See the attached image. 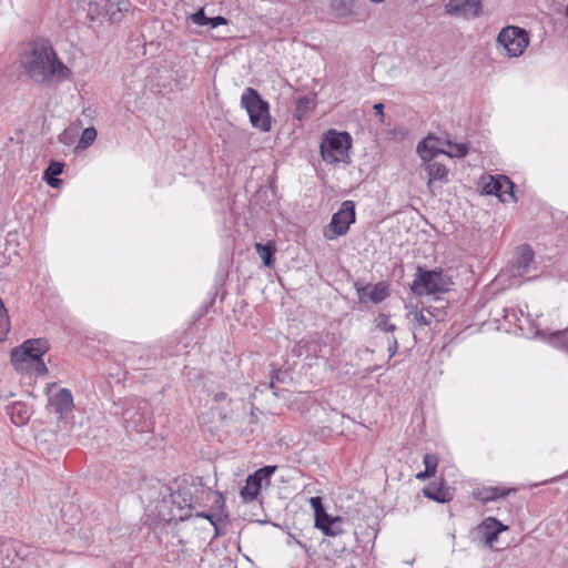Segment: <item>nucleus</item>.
Masks as SVG:
<instances>
[{
  "label": "nucleus",
  "instance_id": "9d476101",
  "mask_svg": "<svg viewBox=\"0 0 568 568\" xmlns=\"http://www.w3.org/2000/svg\"><path fill=\"white\" fill-rule=\"evenodd\" d=\"M130 8V0H100L99 2H90L89 13L104 17L111 23H120Z\"/></svg>",
  "mask_w": 568,
  "mask_h": 568
},
{
  "label": "nucleus",
  "instance_id": "7ed1b4c3",
  "mask_svg": "<svg viewBox=\"0 0 568 568\" xmlns=\"http://www.w3.org/2000/svg\"><path fill=\"white\" fill-rule=\"evenodd\" d=\"M352 145L353 140L348 132H338L334 129H331L323 134V139L320 145V153L323 161L327 164H348L351 162L349 149Z\"/></svg>",
  "mask_w": 568,
  "mask_h": 568
},
{
  "label": "nucleus",
  "instance_id": "b1692460",
  "mask_svg": "<svg viewBox=\"0 0 568 568\" xmlns=\"http://www.w3.org/2000/svg\"><path fill=\"white\" fill-rule=\"evenodd\" d=\"M343 524L344 519L342 517H332L328 515L326 519H323L322 524H318L315 527L321 529L326 536H338L344 532Z\"/></svg>",
  "mask_w": 568,
  "mask_h": 568
},
{
  "label": "nucleus",
  "instance_id": "58836bf2",
  "mask_svg": "<svg viewBox=\"0 0 568 568\" xmlns=\"http://www.w3.org/2000/svg\"><path fill=\"white\" fill-rule=\"evenodd\" d=\"M387 342H388L387 351L389 353V359H390L398 352L399 344H398V341H397V338L395 336L388 337Z\"/></svg>",
  "mask_w": 568,
  "mask_h": 568
},
{
  "label": "nucleus",
  "instance_id": "423d86ee",
  "mask_svg": "<svg viewBox=\"0 0 568 568\" xmlns=\"http://www.w3.org/2000/svg\"><path fill=\"white\" fill-rule=\"evenodd\" d=\"M123 426L130 436L150 433L153 429L152 408L148 400L140 399L125 408Z\"/></svg>",
  "mask_w": 568,
  "mask_h": 568
},
{
  "label": "nucleus",
  "instance_id": "7c9ffc66",
  "mask_svg": "<svg viewBox=\"0 0 568 568\" xmlns=\"http://www.w3.org/2000/svg\"><path fill=\"white\" fill-rule=\"evenodd\" d=\"M97 139V130L93 126L83 130L77 149H88Z\"/></svg>",
  "mask_w": 568,
  "mask_h": 568
},
{
  "label": "nucleus",
  "instance_id": "393cba45",
  "mask_svg": "<svg viewBox=\"0 0 568 568\" xmlns=\"http://www.w3.org/2000/svg\"><path fill=\"white\" fill-rule=\"evenodd\" d=\"M256 253L260 255L263 264L266 267H273L275 263L274 254L276 252L275 243L268 241L267 243H256L254 245Z\"/></svg>",
  "mask_w": 568,
  "mask_h": 568
},
{
  "label": "nucleus",
  "instance_id": "a878e982",
  "mask_svg": "<svg viewBox=\"0 0 568 568\" xmlns=\"http://www.w3.org/2000/svg\"><path fill=\"white\" fill-rule=\"evenodd\" d=\"M426 170H427V173L429 176V180H428L429 187H430L433 181H440V182L447 181L448 170L444 164L438 163V162H429Z\"/></svg>",
  "mask_w": 568,
  "mask_h": 568
},
{
  "label": "nucleus",
  "instance_id": "ea45409f",
  "mask_svg": "<svg viewBox=\"0 0 568 568\" xmlns=\"http://www.w3.org/2000/svg\"><path fill=\"white\" fill-rule=\"evenodd\" d=\"M229 23V20L223 17V16H216V17H212V18H209V24L212 29L214 28H217L220 26H224V24H227Z\"/></svg>",
  "mask_w": 568,
  "mask_h": 568
},
{
  "label": "nucleus",
  "instance_id": "4468645a",
  "mask_svg": "<svg viewBox=\"0 0 568 568\" xmlns=\"http://www.w3.org/2000/svg\"><path fill=\"white\" fill-rule=\"evenodd\" d=\"M48 409L57 416L58 420L67 417L72 412L73 396L68 388H59L49 393Z\"/></svg>",
  "mask_w": 568,
  "mask_h": 568
},
{
  "label": "nucleus",
  "instance_id": "c85d7f7f",
  "mask_svg": "<svg viewBox=\"0 0 568 568\" xmlns=\"http://www.w3.org/2000/svg\"><path fill=\"white\" fill-rule=\"evenodd\" d=\"M310 505H311L312 509L314 510L315 526H317L318 524H322L323 519H326L328 514L326 513V510L324 508L322 498L318 496L312 497L310 499Z\"/></svg>",
  "mask_w": 568,
  "mask_h": 568
},
{
  "label": "nucleus",
  "instance_id": "4be33fe9",
  "mask_svg": "<svg viewBox=\"0 0 568 568\" xmlns=\"http://www.w3.org/2000/svg\"><path fill=\"white\" fill-rule=\"evenodd\" d=\"M437 142L438 139L429 134L426 139L418 143L417 152L424 161H432V159L437 154H443L444 150L437 149Z\"/></svg>",
  "mask_w": 568,
  "mask_h": 568
},
{
  "label": "nucleus",
  "instance_id": "9b49d317",
  "mask_svg": "<svg viewBox=\"0 0 568 568\" xmlns=\"http://www.w3.org/2000/svg\"><path fill=\"white\" fill-rule=\"evenodd\" d=\"M276 468V466L267 465L248 475L245 480V486L240 491L243 501L251 503L255 500L263 485L268 486L271 484V477Z\"/></svg>",
  "mask_w": 568,
  "mask_h": 568
},
{
  "label": "nucleus",
  "instance_id": "2eb2a0df",
  "mask_svg": "<svg viewBox=\"0 0 568 568\" xmlns=\"http://www.w3.org/2000/svg\"><path fill=\"white\" fill-rule=\"evenodd\" d=\"M535 253L529 244L519 245L509 265V273L513 277H521L529 272L534 262Z\"/></svg>",
  "mask_w": 568,
  "mask_h": 568
},
{
  "label": "nucleus",
  "instance_id": "f3484780",
  "mask_svg": "<svg viewBox=\"0 0 568 568\" xmlns=\"http://www.w3.org/2000/svg\"><path fill=\"white\" fill-rule=\"evenodd\" d=\"M356 290L361 302H365L366 297H368L373 303L378 304L389 296L388 286L384 282L365 286L356 284Z\"/></svg>",
  "mask_w": 568,
  "mask_h": 568
},
{
  "label": "nucleus",
  "instance_id": "1a4fd4ad",
  "mask_svg": "<svg viewBox=\"0 0 568 568\" xmlns=\"http://www.w3.org/2000/svg\"><path fill=\"white\" fill-rule=\"evenodd\" d=\"M356 212L355 203L351 200L344 201L339 210L333 214L329 224L326 226L324 235L327 240H335L345 235L351 224L355 223Z\"/></svg>",
  "mask_w": 568,
  "mask_h": 568
},
{
  "label": "nucleus",
  "instance_id": "c9c22d12",
  "mask_svg": "<svg viewBox=\"0 0 568 568\" xmlns=\"http://www.w3.org/2000/svg\"><path fill=\"white\" fill-rule=\"evenodd\" d=\"M423 463L425 465V470L432 471V474L435 475L438 465L437 456L427 453L423 456Z\"/></svg>",
  "mask_w": 568,
  "mask_h": 568
},
{
  "label": "nucleus",
  "instance_id": "72a5a7b5",
  "mask_svg": "<svg viewBox=\"0 0 568 568\" xmlns=\"http://www.w3.org/2000/svg\"><path fill=\"white\" fill-rule=\"evenodd\" d=\"M376 327L384 332H394L396 329V325L389 323V315L381 313L377 317Z\"/></svg>",
  "mask_w": 568,
  "mask_h": 568
},
{
  "label": "nucleus",
  "instance_id": "473e14b6",
  "mask_svg": "<svg viewBox=\"0 0 568 568\" xmlns=\"http://www.w3.org/2000/svg\"><path fill=\"white\" fill-rule=\"evenodd\" d=\"M313 101L307 97H302L296 103V118L298 120L312 108Z\"/></svg>",
  "mask_w": 568,
  "mask_h": 568
},
{
  "label": "nucleus",
  "instance_id": "de8ad7c7",
  "mask_svg": "<svg viewBox=\"0 0 568 568\" xmlns=\"http://www.w3.org/2000/svg\"><path fill=\"white\" fill-rule=\"evenodd\" d=\"M4 310H7V308L4 306L2 298L0 297V311H4Z\"/></svg>",
  "mask_w": 568,
  "mask_h": 568
},
{
  "label": "nucleus",
  "instance_id": "4c0bfd02",
  "mask_svg": "<svg viewBox=\"0 0 568 568\" xmlns=\"http://www.w3.org/2000/svg\"><path fill=\"white\" fill-rule=\"evenodd\" d=\"M415 321L420 326H428L432 323V318L424 314V311H416L415 313Z\"/></svg>",
  "mask_w": 568,
  "mask_h": 568
},
{
  "label": "nucleus",
  "instance_id": "49530a36",
  "mask_svg": "<svg viewBox=\"0 0 568 568\" xmlns=\"http://www.w3.org/2000/svg\"><path fill=\"white\" fill-rule=\"evenodd\" d=\"M36 371H37V373H39V374H45V373L48 372V369H47V371H41V366H40V365H38V364H36Z\"/></svg>",
  "mask_w": 568,
  "mask_h": 568
},
{
  "label": "nucleus",
  "instance_id": "8fccbe9b",
  "mask_svg": "<svg viewBox=\"0 0 568 568\" xmlns=\"http://www.w3.org/2000/svg\"><path fill=\"white\" fill-rule=\"evenodd\" d=\"M565 16L568 18V2H567V6L565 8Z\"/></svg>",
  "mask_w": 568,
  "mask_h": 568
},
{
  "label": "nucleus",
  "instance_id": "5701e85b",
  "mask_svg": "<svg viewBox=\"0 0 568 568\" xmlns=\"http://www.w3.org/2000/svg\"><path fill=\"white\" fill-rule=\"evenodd\" d=\"M64 163L59 161H51L48 168L43 172V180L51 187H59L62 184V180L59 175L62 174Z\"/></svg>",
  "mask_w": 568,
  "mask_h": 568
},
{
  "label": "nucleus",
  "instance_id": "a19ab883",
  "mask_svg": "<svg viewBox=\"0 0 568 568\" xmlns=\"http://www.w3.org/2000/svg\"><path fill=\"white\" fill-rule=\"evenodd\" d=\"M374 111H375V115H377L379 118V120L383 122L384 121V104L383 103H376L374 104L373 106Z\"/></svg>",
  "mask_w": 568,
  "mask_h": 568
},
{
  "label": "nucleus",
  "instance_id": "ddd939ff",
  "mask_svg": "<svg viewBox=\"0 0 568 568\" xmlns=\"http://www.w3.org/2000/svg\"><path fill=\"white\" fill-rule=\"evenodd\" d=\"M507 530H509V527L495 517H486L474 529L488 548H494L495 544L498 541L499 535Z\"/></svg>",
  "mask_w": 568,
  "mask_h": 568
},
{
  "label": "nucleus",
  "instance_id": "09e8293b",
  "mask_svg": "<svg viewBox=\"0 0 568 568\" xmlns=\"http://www.w3.org/2000/svg\"><path fill=\"white\" fill-rule=\"evenodd\" d=\"M275 385V381H273L272 378L270 379V383H268V387L270 388H273Z\"/></svg>",
  "mask_w": 568,
  "mask_h": 568
},
{
  "label": "nucleus",
  "instance_id": "2f4dec72",
  "mask_svg": "<svg viewBox=\"0 0 568 568\" xmlns=\"http://www.w3.org/2000/svg\"><path fill=\"white\" fill-rule=\"evenodd\" d=\"M10 331V320L8 315V310L0 311V342L7 338V335Z\"/></svg>",
  "mask_w": 568,
  "mask_h": 568
},
{
  "label": "nucleus",
  "instance_id": "a18cd8bd",
  "mask_svg": "<svg viewBox=\"0 0 568 568\" xmlns=\"http://www.w3.org/2000/svg\"><path fill=\"white\" fill-rule=\"evenodd\" d=\"M213 398H214V400H215V402H217V403H219V402H222V400H224V399L226 398V393H224V392H217V393H215V394H214V397H213Z\"/></svg>",
  "mask_w": 568,
  "mask_h": 568
},
{
  "label": "nucleus",
  "instance_id": "f03ea898",
  "mask_svg": "<svg viewBox=\"0 0 568 568\" xmlns=\"http://www.w3.org/2000/svg\"><path fill=\"white\" fill-rule=\"evenodd\" d=\"M19 68L30 81L42 87H51L72 78V71L60 59L51 41L42 37L27 43L19 57Z\"/></svg>",
  "mask_w": 568,
  "mask_h": 568
},
{
  "label": "nucleus",
  "instance_id": "f704fd0d",
  "mask_svg": "<svg viewBox=\"0 0 568 568\" xmlns=\"http://www.w3.org/2000/svg\"><path fill=\"white\" fill-rule=\"evenodd\" d=\"M306 347L307 351L314 353L316 357H323V355H320L317 353L321 351V337L318 336V334L310 336V339L306 341Z\"/></svg>",
  "mask_w": 568,
  "mask_h": 568
},
{
  "label": "nucleus",
  "instance_id": "cd10ccee",
  "mask_svg": "<svg viewBox=\"0 0 568 568\" xmlns=\"http://www.w3.org/2000/svg\"><path fill=\"white\" fill-rule=\"evenodd\" d=\"M445 144L448 146L447 151H444L443 154H446L449 158L462 159L468 153V144L467 143H455L450 140H446Z\"/></svg>",
  "mask_w": 568,
  "mask_h": 568
},
{
  "label": "nucleus",
  "instance_id": "20e7f679",
  "mask_svg": "<svg viewBox=\"0 0 568 568\" xmlns=\"http://www.w3.org/2000/svg\"><path fill=\"white\" fill-rule=\"evenodd\" d=\"M241 106L247 112L253 128L262 132L271 131L270 103L262 98L256 89L251 87L244 89L241 95Z\"/></svg>",
  "mask_w": 568,
  "mask_h": 568
},
{
  "label": "nucleus",
  "instance_id": "6ab92c4d",
  "mask_svg": "<svg viewBox=\"0 0 568 568\" xmlns=\"http://www.w3.org/2000/svg\"><path fill=\"white\" fill-rule=\"evenodd\" d=\"M516 491L515 488H503L498 486H485L474 490L473 496L476 500L487 504L498 498H504L510 493Z\"/></svg>",
  "mask_w": 568,
  "mask_h": 568
},
{
  "label": "nucleus",
  "instance_id": "6e6552de",
  "mask_svg": "<svg viewBox=\"0 0 568 568\" xmlns=\"http://www.w3.org/2000/svg\"><path fill=\"white\" fill-rule=\"evenodd\" d=\"M497 44L508 58L520 57L529 44L528 32L516 26H507L500 30Z\"/></svg>",
  "mask_w": 568,
  "mask_h": 568
},
{
  "label": "nucleus",
  "instance_id": "c756f323",
  "mask_svg": "<svg viewBox=\"0 0 568 568\" xmlns=\"http://www.w3.org/2000/svg\"><path fill=\"white\" fill-rule=\"evenodd\" d=\"M172 549H168L165 552V560L168 562L178 564L184 556L183 540H178L176 544H171Z\"/></svg>",
  "mask_w": 568,
  "mask_h": 568
},
{
  "label": "nucleus",
  "instance_id": "a211bd4d",
  "mask_svg": "<svg viewBox=\"0 0 568 568\" xmlns=\"http://www.w3.org/2000/svg\"><path fill=\"white\" fill-rule=\"evenodd\" d=\"M535 335L554 348L568 354V326L564 329H557L552 332L537 329Z\"/></svg>",
  "mask_w": 568,
  "mask_h": 568
},
{
  "label": "nucleus",
  "instance_id": "f8f14e48",
  "mask_svg": "<svg viewBox=\"0 0 568 568\" xmlns=\"http://www.w3.org/2000/svg\"><path fill=\"white\" fill-rule=\"evenodd\" d=\"M483 192L487 195H496L500 199V201L506 202V195L510 199H515L514 196V183L506 175H488V178H483Z\"/></svg>",
  "mask_w": 568,
  "mask_h": 568
},
{
  "label": "nucleus",
  "instance_id": "39448f33",
  "mask_svg": "<svg viewBox=\"0 0 568 568\" xmlns=\"http://www.w3.org/2000/svg\"><path fill=\"white\" fill-rule=\"evenodd\" d=\"M452 284L450 277L442 268L417 266L410 291L416 296L435 295L448 292Z\"/></svg>",
  "mask_w": 568,
  "mask_h": 568
},
{
  "label": "nucleus",
  "instance_id": "e433bc0d",
  "mask_svg": "<svg viewBox=\"0 0 568 568\" xmlns=\"http://www.w3.org/2000/svg\"><path fill=\"white\" fill-rule=\"evenodd\" d=\"M190 20L197 26L209 24V17H206L204 8H200L196 12L192 13Z\"/></svg>",
  "mask_w": 568,
  "mask_h": 568
},
{
  "label": "nucleus",
  "instance_id": "c03bdc74",
  "mask_svg": "<svg viewBox=\"0 0 568 568\" xmlns=\"http://www.w3.org/2000/svg\"><path fill=\"white\" fill-rule=\"evenodd\" d=\"M432 476H434L432 474V471H426V470H423V471H419L417 475H416V478L419 479V480H426L427 478H430Z\"/></svg>",
  "mask_w": 568,
  "mask_h": 568
},
{
  "label": "nucleus",
  "instance_id": "dca6fc26",
  "mask_svg": "<svg viewBox=\"0 0 568 568\" xmlns=\"http://www.w3.org/2000/svg\"><path fill=\"white\" fill-rule=\"evenodd\" d=\"M445 11L450 16L474 19L481 14V0H449Z\"/></svg>",
  "mask_w": 568,
  "mask_h": 568
},
{
  "label": "nucleus",
  "instance_id": "0eeeda50",
  "mask_svg": "<svg viewBox=\"0 0 568 568\" xmlns=\"http://www.w3.org/2000/svg\"><path fill=\"white\" fill-rule=\"evenodd\" d=\"M48 349L49 343L44 338L27 339L12 349L11 363L17 368H20L23 363H34L41 366V371H47L42 356Z\"/></svg>",
  "mask_w": 568,
  "mask_h": 568
},
{
  "label": "nucleus",
  "instance_id": "aec40b11",
  "mask_svg": "<svg viewBox=\"0 0 568 568\" xmlns=\"http://www.w3.org/2000/svg\"><path fill=\"white\" fill-rule=\"evenodd\" d=\"M423 494L426 498L437 501L439 504L448 503L453 499L450 488L444 483H429L423 488Z\"/></svg>",
  "mask_w": 568,
  "mask_h": 568
},
{
  "label": "nucleus",
  "instance_id": "412c9836",
  "mask_svg": "<svg viewBox=\"0 0 568 568\" xmlns=\"http://www.w3.org/2000/svg\"><path fill=\"white\" fill-rule=\"evenodd\" d=\"M6 409L7 414L11 418V422L17 426L27 424L31 416V409L29 405L23 402H14L8 405Z\"/></svg>",
  "mask_w": 568,
  "mask_h": 568
},
{
  "label": "nucleus",
  "instance_id": "bb28decb",
  "mask_svg": "<svg viewBox=\"0 0 568 568\" xmlns=\"http://www.w3.org/2000/svg\"><path fill=\"white\" fill-rule=\"evenodd\" d=\"M355 0H332L331 7L339 18L353 14Z\"/></svg>",
  "mask_w": 568,
  "mask_h": 568
},
{
  "label": "nucleus",
  "instance_id": "79ce46f5",
  "mask_svg": "<svg viewBox=\"0 0 568 568\" xmlns=\"http://www.w3.org/2000/svg\"><path fill=\"white\" fill-rule=\"evenodd\" d=\"M282 375H283V372H282V371H280V369H273V371H272V373H271V378H272L273 381H275V383H276V382H281V383H282V382H283Z\"/></svg>",
  "mask_w": 568,
  "mask_h": 568
},
{
  "label": "nucleus",
  "instance_id": "37998d69",
  "mask_svg": "<svg viewBox=\"0 0 568 568\" xmlns=\"http://www.w3.org/2000/svg\"><path fill=\"white\" fill-rule=\"evenodd\" d=\"M290 538H292L300 547H302L305 551L308 550L307 544L303 540L298 539L295 535L288 534Z\"/></svg>",
  "mask_w": 568,
  "mask_h": 568
},
{
  "label": "nucleus",
  "instance_id": "f257e3e1",
  "mask_svg": "<svg viewBox=\"0 0 568 568\" xmlns=\"http://www.w3.org/2000/svg\"><path fill=\"white\" fill-rule=\"evenodd\" d=\"M168 489L172 504L179 511L173 515L174 518L185 520L192 516L193 510L207 507L209 511H199L196 517L207 519L214 527L215 535L220 534V526L224 523L222 511L225 499L221 493L209 487L203 477L185 474L175 478Z\"/></svg>",
  "mask_w": 568,
  "mask_h": 568
}]
</instances>
